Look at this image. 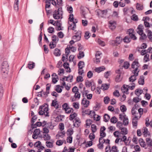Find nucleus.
I'll list each match as a JSON object with an SVG mask.
<instances>
[{"label": "nucleus", "instance_id": "31", "mask_svg": "<svg viewBox=\"0 0 152 152\" xmlns=\"http://www.w3.org/2000/svg\"><path fill=\"white\" fill-rule=\"evenodd\" d=\"M110 85L107 84H103L102 85L101 88L103 90H107L109 88Z\"/></svg>", "mask_w": 152, "mask_h": 152}, {"label": "nucleus", "instance_id": "12", "mask_svg": "<svg viewBox=\"0 0 152 152\" xmlns=\"http://www.w3.org/2000/svg\"><path fill=\"white\" fill-rule=\"evenodd\" d=\"M73 78V76L71 75H69L67 77L64 76V77L62 78L60 80L63 81H64V80H65V78H66V81H69L70 82H71L72 81Z\"/></svg>", "mask_w": 152, "mask_h": 152}, {"label": "nucleus", "instance_id": "63", "mask_svg": "<svg viewBox=\"0 0 152 152\" xmlns=\"http://www.w3.org/2000/svg\"><path fill=\"white\" fill-rule=\"evenodd\" d=\"M41 145V142L39 141L36 142L34 144V145L35 147L39 148Z\"/></svg>", "mask_w": 152, "mask_h": 152}, {"label": "nucleus", "instance_id": "10", "mask_svg": "<svg viewBox=\"0 0 152 152\" xmlns=\"http://www.w3.org/2000/svg\"><path fill=\"white\" fill-rule=\"evenodd\" d=\"M75 122L73 121V122L74 123V126L76 127H79L80 125L81 121L80 118L77 117V118H75V120H74Z\"/></svg>", "mask_w": 152, "mask_h": 152}, {"label": "nucleus", "instance_id": "3", "mask_svg": "<svg viewBox=\"0 0 152 152\" xmlns=\"http://www.w3.org/2000/svg\"><path fill=\"white\" fill-rule=\"evenodd\" d=\"M140 66V64L138 62V59H135L131 64L132 68L135 69L134 70H133L132 72H139L140 70L138 69V68Z\"/></svg>", "mask_w": 152, "mask_h": 152}, {"label": "nucleus", "instance_id": "48", "mask_svg": "<svg viewBox=\"0 0 152 152\" xmlns=\"http://www.w3.org/2000/svg\"><path fill=\"white\" fill-rule=\"evenodd\" d=\"M121 75H118L116 77L115 80L116 82H118L121 80Z\"/></svg>", "mask_w": 152, "mask_h": 152}, {"label": "nucleus", "instance_id": "26", "mask_svg": "<svg viewBox=\"0 0 152 152\" xmlns=\"http://www.w3.org/2000/svg\"><path fill=\"white\" fill-rule=\"evenodd\" d=\"M143 93V91L141 89H137L135 91V94L138 97Z\"/></svg>", "mask_w": 152, "mask_h": 152}, {"label": "nucleus", "instance_id": "1", "mask_svg": "<svg viewBox=\"0 0 152 152\" xmlns=\"http://www.w3.org/2000/svg\"><path fill=\"white\" fill-rule=\"evenodd\" d=\"M39 114L40 115L44 114L45 116H48V104L45 103L40 106L39 108Z\"/></svg>", "mask_w": 152, "mask_h": 152}, {"label": "nucleus", "instance_id": "62", "mask_svg": "<svg viewBox=\"0 0 152 152\" xmlns=\"http://www.w3.org/2000/svg\"><path fill=\"white\" fill-rule=\"evenodd\" d=\"M129 36L132 39L134 40H136L137 39V37L133 33L129 34Z\"/></svg>", "mask_w": 152, "mask_h": 152}, {"label": "nucleus", "instance_id": "38", "mask_svg": "<svg viewBox=\"0 0 152 152\" xmlns=\"http://www.w3.org/2000/svg\"><path fill=\"white\" fill-rule=\"evenodd\" d=\"M84 56V53L83 52L79 51L78 55L77 56V58L78 59H80L83 58Z\"/></svg>", "mask_w": 152, "mask_h": 152}, {"label": "nucleus", "instance_id": "11", "mask_svg": "<svg viewBox=\"0 0 152 152\" xmlns=\"http://www.w3.org/2000/svg\"><path fill=\"white\" fill-rule=\"evenodd\" d=\"M106 129V128L104 126H102L100 129V136L101 137H104L106 136V133L104 131Z\"/></svg>", "mask_w": 152, "mask_h": 152}, {"label": "nucleus", "instance_id": "27", "mask_svg": "<svg viewBox=\"0 0 152 152\" xmlns=\"http://www.w3.org/2000/svg\"><path fill=\"white\" fill-rule=\"evenodd\" d=\"M35 63L32 61H29L28 64V67L29 69H32L35 66Z\"/></svg>", "mask_w": 152, "mask_h": 152}, {"label": "nucleus", "instance_id": "25", "mask_svg": "<svg viewBox=\"0 0 152 152\" xmlns=\"http://www.w3.org/2000/svg\"><path fill=\"white\" fill-rule=\"evenodd\" d=\"M42 92V97H46L48 96V84H46V91H44L43 90L41 91Z\"/></svg>", "mask_w": 152, "mask_h": 152}, {"label": "nucleus", "instance_id": "28", "mask_svg": "<svg viewBox=\"0 0 152 152\" xmlns=\"http://www.w3.org/2000/svg\"><path fill=\"white\" fill-rule=\"evenodd\" d=\"M53 53L54 55L56 56H59L61 55L60 50L58 48H56L54 50Z\"/></svg>", "mask_w": 152, "mask_h": 152}, {"label": "nucleus", "instance_id": "47", "mask_svg": "<svg viewBox=\"0 0 152 152\" xmlns=\"http://www.w3.org/2000/svg\"><path fill=\"white\" fill-rule=\"evenodd\" d=\"M131 19L134 21H137L138 20V18L137 15L135 14L133 15L131 17Z\"/></svg>", "mask_w": 152, "mask_h": 152}, {"label": "nucleus", "instance_id": "44", "mask_svg": "<svg viewBox=\"0 0 152 152\" xmlns=\"http://www.w3.org/2000/svg\"><path fill=\"white\" fill-rule=\"evenodd\" d=\"M104 137H101L99 138V145H101L102 144L103 145V144L106 142L105 140L104 139L103 140V138Z\"/></svg>", "mask_w": 152, "mask_h": 152}, {"label": "nucleus", "instance_id": "60", "mask_svg": "<svg viewBox=\"0 0 152 152\" xmlns=\"http://www.w3.org/2000/svg\"><path fill=\"white\" fill-rule=\"evenodd\" d=\"M92 121L90 119H87L86 121V126H89L91 124Z\"/></svg>", "mask_w": 152, "mask_h": 152}, {"label": "nucleus", "instance_id": "5", "mask_svg": "<svg viewBox=\"0 0 152 152\" xmlns=\"http://www.w3.org/2000/svg\"><path fill=\"white\" fill-rule=\"evenodd\" d=\"M96 12L99 17L105 18V16L106 15L107 11L106 10H102L98 9L96 11Z\"/></svg>", "mask_w": 152, "mask_h": 152}, {"label": "nucleus", "instance_id": "57", "mask_svg": "<svg viewBox=\"0 0 152 152\" xmlns=\"http://www.w3.org/2000/svg\"><path fill=\"white\" fill-rule=\"evenodd\" d=\"M72 92H73L74 93H78V89L77 87L75 86L72 89Z\"/></svg>", "mask_w": 152, "mask_h": 152}, {"label": "nucleus", "instance_id": "56", "mask_svg": "<svg viewBox=\"0 0 152 152\" xmlns=\"http://www.w3.org/2000/svg\"><path fill=\"white\" fill-rule=\"evenodd\" d=\"M113 94L114 96L117 97H118L120 96V94L119 91L117 90H115L113 92Z\"/></svg>", "mask_w": 152, "mask_h": 152}, {"label": "nucleus", "instance_id": "15", "mask_svg": "<svg viewBox=\"0 0 152 152\" xmlns=\"http://www.w3.org/2000/svg\"><path fill=\"white\" fill-rule=\"evenodd\" d=\"M146 32L147 33V36L148 38L152 42V32L147 29H146Z\"/></svg>", "mask_w": 152, "mask_h": 152}, {"label": "nucleus", "instance_id": "4", "mask_svg": "<svg viewBox=\"0 0 152 152\" xmlns=\"http://www.w3.org/2000/svg\"><path fill=\"white\" fill-rule=\"evenodd\" d=\"M55 13L53 15V17L55 19H58L62 18L63 12L62 10V8H58L57 11H55Z\"/></svg>", "mask_w": 152, "mask_h": 152}, {"label": "nucleus", "instance_id": "29", "mask_svg": "<svg viewBox=\"0 0 152 152\" xmlns=\"http://www.w3.org/2000/svg\"><path fill=\"white\" fill-rule=\"evenodd\" d=\"M77 66L78 68L83 69L85 66L84 62L83 61H80L78 62Z\"/></svg>", "mask_w": 152, "mask_h": 152}, {"label": "nucleus", "instance_id": "61", "mask_svg": "<svg viewBox=\"0 0 152 152\" xmlns=\"http://www.w3.org/2000/svg\"><path fill=\"white\" fill-rule=\"evenodd\" d=\"M77 82H82L83 81V78L82 76H78L77 77Z\"/></svg>", "mask_w": 152, "mask_h": 152}, {"label": "nucleus", "instance_id": "22", "mask_svg": "<svg viewBox=\"0 0 152 152\" xmlns=\"http://www.w3.org/2000/svg\"><path fill=\"white\" fill-rule=\"evenodd\" d=\"M124 119L123 121V124L125 126H127L129 124L128 119L127 117H126V115H125L123 116Z\"/></svg>", "mask_w": 152, "mask_h": 152}, {"label": "nucleus", "instance_id": "53", "mask_svg": "<svg viewBox=\"0 0 152 152\" xmlns=\"http://www.w3.org/2000/svg\"><path fill=\"white\" fill-rule=\"evenodd\" d=\"M109 100L110 98L108 96H106L104 98V101L105 104H108Z\"/></svg>", "mask_w": 152, "mask_h": 152}, {"label": "nucleus", "instance_id": "32", "mask_svg": "<svg viewBox=\"0 0 152 152\" xmlns=\"http://www.w3.org/2000/svg\"><path fill=\"white\" fill-rule=\"evenodd\" d=\"M121 133L122 134H126L128 133L127 129L125 127H123L121 128Z\"/></svg>", "mask_w": 152, "mask_h": 152}, {"label": "nucleus", "instance_id": "39", "mask_svg": "<svg viewBox=\"0 0 152 152\" xmlns=\"http://www.w3.org/2000/svg\"><path fill=\"white\" fill-rule=\"evenodd\" d=\"M91 130L92 132H96L97 130L96 126L95 124H92L91 126Z\"/></svg>", "mask_w": 152, "mask_h": 152}, {"label": "nucleus", "instance_id": "24", "mask_svg": "<svg viewBox=\"0 0 152 152\" xmlns=\"http://www.w3.org/2000/svg\"><path fill=\"white\" fill-rule=\"evenodd\" d=\"M124 42L126 43H128L130 42L131 41V38L129 36H126L123 39Z\"/></svg>", "mask_w": 152, "mask_h": 152}, {"label": "nucleus", "instance_id": "30", "mask_svg": "<svg viewBox=\"0 0 152 152\" xmlns=\"http://www.w3.org/2000/svg\"><path fill=\"white\" fill-rule=\"evenodd\" d=\"M139 143L140 146L142 147L145 148V147L146 145L145 142L142 139H140L139 140Z\"/></svg>", "mask_w": 152, "mask_h": 152}, {"label": "nucleus", "instance_id": "9", "mask_svg": "<svg viewBox=\"0 0 152 152\" xmlns=\"http://www.w3.org/2000/svg\"><path fill=\"white\" fill-rule=\"evenodd\" d=\"M128 85H123V87L121 88V90L123 93H125L126 94H129L128 90Z\"/></svg>", "mask_w": 152, "mask_h": 152}, {"label": "nucleus", "instance_id": "40", "mask_svg": "<svg viewBox=\"0 0 152 152\" xmlns=\"http://www.w3.org/2000/svg\"><path fill=\"white\" fill-rule=\"evenodd\" d=\"M66 133L68 136H71L73 133V129H69L67 131Z\"/></svg>", "mask_w": 152, "mask_h": 152}, {"label": "nucleus", "instance_id": "54", "mask_svg": "<svg viewBox=\"0 0 152 152\" xmlns=\"http://www.w3.org/2000/svg\"><path fill=\"white\" fill-rule=\"evenodd\" d=\"M14 7L15 10L18 11V2H15L14 5Z\"/></svg>", "mask_w": 152, "mask_h": 152}, {"label": "nucleus", "instance_id": "55", "mask_svg": "<svg viewBox=\"0 0 152 152\" xmlns=\"http://www.w3.org/2000/svg\"><path fill=\"white\" fill-rule=\"evenodd\" d=\"M97 42L99 45L102 46H104L105 45V43L104 42L101 40L99 39H98Z\"/></svg>", "mask_w": 152, "mask_h": 152}, {"label": "nucleus", "instance_id": "42", "mask_svg": "<svg viewBox=\"0 0 152 152\" xmlns=\"http://www.w3.org/2000/svg\"><path fill=\"white\" fill-rule=\"evenodd\" d=\"M110 122L113 123H115L117 121V119L115 116L113 117L110 120Z\"/></svg>", "mask_w": 152, "mask_h": 152}, {"label": "nucleus", "instance_id": "14", "mask_svg": "<svg viewBox=\"0 0 152 152\" xmlns=\"http://www.w3.org/2000/svg\"><path fill=\"white\" fill-rule=\"evenodd\" d=\"M89 101L87 100L86 98H83L82 100V104L85 107H87L89 103Z\"/></svg>", "mask_w": 152, "mask_h": 152}, {"label": "nucleus", "instance_id": "7", "mask_svg": "<svg viewBox=\"0 0 152 152\" xmlns=\"http://www.w3.org/2000/svg\"><path fill=\"white\" fill-rule=\"evenodd\" d=\"M134 75H131L129 78V80L130 82H133L136 80V77L138 76L139 72H132Z\"/></svg>", "mask_w": 152, "mask_h": 152}, {"label": "nucleus", "instance_id": "49", "mask_svg": "<svg viewBox=\"0 0 152 152\" xmlns=\"http://www.w3.org/2000/svg\"><path fill=\"white\" fill-rule=\"evenodd\" d=\"M3 88L2 84L0 83V98L3 95Z\"/></svg>", "mask_w": 152, "mask_h": 152}, {"label": "nucleus", "instance_id": "51", "mask_svg": "<svg viewBox=\"0 0 152 152\" xmlns=\"http://www.w3.org/2000/svg\"><path fill=\"white\" fill-rule=\"evenodd\" d=\"M60 86L59 85H57L56 86V91L58 93H61L62 91V89L61 88H60Z\"/></svg>", "mask_w": 152, "mask_h": 152}, {"label": "nucleus", "instance_id": "18", "mask_svg": "<svg viewBox=\"0 0 152 152\" xmlns=\"http://www.w3.org/2000/svg\"><path fill=\"white\" fill-rule=\"evenodd\" d=\"M138 117L137 116H135L132 120V124L133 126L136 127L137 125Z\"/></svg>", "mask_w": 152, "mask_h": 152}, {"label": "nucleus", "instance_id": "58", "mask_svg": "<svg viewBox=\"0 0 152 152\" xmlns=\"http://www.w3.org/2000/svg\"><path fill=\"white\" fill-rule=\"evenodd\" d=\"M90 37V33L88 31H86L85 32L84 37L86 39H88Z\"/></svg>", "mask_w": 152, "mask_h": 152}, {"label": "nucleus", "instance_id": "35", "mask_svg": "<svg viewBox=\"0 0 152 152\" xmlns=\"http://www.w3.org/2000/svg\"><path fill=\"white\" fill-rule=\"evenodd\" d=\"M140 35V37L139 38L140 40H143L146 39L147 38V36L145 34L143 33V32L141 34H139Z\"/></svg>", "mask_w": 152, "mask_h": 152}, {"label": "nucleus", "instance_id": "45", "mask_svg": "<svg viewBox=\"0 0 152 152\" xmlns=\"http://www.w3.org/2000/svg\"><path fill=\"white\" fill-rule=\"evenodd\" d=\"M141 99L140 98L138 97H136L133 98V101L135 103H138L140 101Z\"/></svg>", "mask_w": 152, "mask_h": 152}, {"label": "nucleus", "instance_id": "23", "mask_svg": "<svg viewBox=\"0 0 152 152\" xmlns=\"http://www.w3.org/2000/svg\"><path fill=\"white\" fill-rule=\"evenodd\" d=\"M105 69V68L104 66H102L96 68V69H95V71L96 72H97L98 73H99L100 72L103 71H104V70Z\"/></svg>", "mask_w": 152, "mask_h": 152}, {"label": "nucleus", "instance_id": "59", "mask_svg": "<svg viewBox=\"0 0 152 152\" xmlns=\"http://www.w3.org/2000/svg\"><path fill=\"white\" fill-rule=\"evenodd\" d=\"M72 137L71 136L68 137L66 139V141L67 142L71 143H72Z\"/></svg>", "mask_w": 152, "mask_h": 152}, {"label": "nucleus", "instance_id": "16", "mask_svg": "<svg viewBox=\"0 0 152 152\" xmlns=\"http://www.w3.org/2000/svg\"><path fill=\"white\" fill-rule=\"evenodd\" d=\"M120 141L124 142L126 144V145H129L130 141L129 142H128L129 141V140H127L126 137L125 135H124L122 137V138H120Z\"/></svg>", "mask_w": 152, "mask_h": 152}, {"label": "nucleus", "instance_id": "41", "mask_svg": "<svg viewBox=\"0 0 152 152\" xmlns=\"http://www.w3.org/2000/svg\"><path fill=\"white\" fill-rule=\"evenodd\" d=\"M149 55L148 54H146L144 56L143 60L144 62H146L149 61Z\"/></svg>", "mask_w": 152, "mask_h": 152}, {"label": "nucleus", "instance_id": "20", "mask_svg": "<svg viewBox=\"0 0 152 152\" xmlns=\"http://www.w3.org/2000/svg\"><path fill=\"white\" fill-rule=\"evenodd\" d=\"M142 130L143 131L142 132V134L145 137H147L148 135H149V133L147 128L144 127Z\"/></svg>", "mask_w": 152, "mask_h": 152}, {"label": "nucleus", "instance_id": "43", "mask_svg": "<svg viewBox=\"0 0 152 152\" xmlns=\"http://www.w3.org/2000/svg\"><path fill=\"white\" fill-rule=\"evenodd\" d=\"M64 136V134H62L61 132H58L56 135V139H58L60 137H63Z\"/></svg>", "mask_w": 152, "mask_h": 152}, {"label": "nucleus", "instance_id": "50", "mask_svg": "<svg viewBox=\"0 0 152 152\" xmlns=\"http://www.w3.org/2000/svg\"><path fill=\"white\" fill-rule=\"evenodd\" d=\"M73 106L76 109H78L79 107V104L77 102H74L73 103Z\"/></svg>", "mask_w": 152, "mask_h": 152}, {"label": "nucleus", "instance_id": "13", "mask_svg": "<svg viewBox=\"0 0 152 152\" xmlns=\"http://www.w3.org/2000/svg\"><path fill=\"white\" fill-rule=\"evenodd\" d=\"M143 26L142 25H140L138 26V27L136 29L137 32L139 34H142L143 32Z\"/></svg>", "mask_w": 152, "mask_h": 152}, {"label": "nucleus", "instance_id": "46", "mask_svg": "<svg viewBox=\"0 0 152 152\" xmlns=\"http://www.w3.org/2000/svg\"><path fill=\"white\" fill-rule=\"evenodd\" d=\"M65 111L66 113L68 114L71 113L72 112H73V110L72 108H70L68 107L65 110Z\"/></svg>", "mask_w": 152, "mask_h": 152}, {"label": "nucleus", "instance_id": "8", "mask_svg": "<svg viewBox=\"0 0 152 152\" xmlns=\"http://www.w3.org/2000/svg\"><path fill=\"white\" fill-rule=\"evenodd\" d=\"M109 27L110 29L113 30L116 27V22L114 20H110L109 22Z\"/></svg>", "mask_w": 152, "mask_h": 152}, {"label": "nucleus", "instance_id": "36", "mask_svg": "<svg viewBox=\"0 0 152 152\" xmlns=\"http://www.w3.org/2000/svg\"><path fill=\"white\" fill-rule=\"evenodd\" d=\"M130 66L129 63L128 61H125L124 63V64L122 66L125 69H128Z\"/></svg>", "mask_w": 152, "mask_h": 152}, {"label": "nucleus", "instance_id": "2", "mask_svg": "<svg viewBox=\"0 0 152 152\" xmlns=\"http://www.w3.org/2000/svg\"><path fill=\"white\" fill-rule=\"evenodd\" d=\"M9 65L7 62L6 61H4L1 66V73L7 74L8 70Z\"/></svg>", "mask_w": 152, "mask_h": 152}, {"label": "nucleus", "instance_id": "52", "mask_svg": "<svg viewBox=\"0 0 152 152\" xmlns=\"http://www.w3.org/2000/svg\"><path fill=\"white\" fill-rule=\"evenodd\" d=\"M120 109L122 112H124L126 111V108L125 105H123L120 107Z\"/></svg>", "mask_w": 152, "mask_h": 152}, {"label": "nucleus", "instance_id": "17", "mask_svg": "<svg viewBox=\"0 0 152 152\" xmlns=\"http://www.w3.org/2000/svg\"><path fill=\"white\" fill-rule=\"evenodd\" d=\"M77 114L76 113L72 112L69 115V120L71 121L73 120L74 119L75 120V118H77Z\"/></svg>", "mask_w": 152, "mask_h": 152}, {"label": "nucleus", "instance_id": "19", "mask_svg": "<svg viewBox=\"0 0 152 152\" xmlns=\"http://www.w3.org/2000/svg\"><path fill=\"white\" fill-rule=\"evenodd\" d=\"M145 77L143 75L141 76L138 80V83L140 85H143L144 84Z\"/></svg>", "mask_w": 152, "mask_h": 152}, {"label": "nucleus", "instance_id": "64", "mask_svg": "<svg viewBox=\"0 0 152 152\" xmlns=\"http://www.w3.org/2000/svg\"><path fill=\"white\" fill-rule=\"evenodd\" d=\"M85 85L86 87H89L92 85V82H90L88 81H87L85 82Z\"/></svg>", "mask_w": 152, "mask_h": 152}, {"label": "nucleus", "instance_id": "6", "mask_svg": "<svg viewBox=\"0 0 152 152\" xmlns=\"http://www.w3.org/2000/svg\"><path fill=\"white\" fill-rule=\"evenodd\" d=\"M43 137L45 138L46 142V145L48 146V128L44 127L43 128Z\"/></svg>", "mask_w": 152, "mask_h": 152}, {"label": "nucleus", "instance_id": "21", "mask_svg": "<svg viewBox=\"0 0 152 152\" xmlns=\"http://www.w3.org/2000/svg\"><path fill=\"white\" fill-rule=\"evenodd\" d=\"M117 45L120 44L123 40L122 38L120 36L117 37L115 39Z\"/></svg>", "mask_w": 152, "mask_h": 152}, {"label": "nucleus", "instance_id": "33", "mask_svg": "<svg viewBox=\"0 0 152 152\" xmlns=\"http://www.w3.org/2000/svg\"><path fill=\"white\" fill-rule=\"evenodd\" d=\"M50 4H51L54 6H56V1L54 0H48V8H49L50 5Z\"/></svg>", "mask_w": 152, "mask_h": 152}, {"label": "nucleus", "instance_id": "37", "mask_svg": "<svg viewBox=\"0 0 152 152\" xmlns=\"http://www.w3.org/2000/svg\"><path fill=\"white\" fill-rule=\"evenodd\" d=\"M79 37L80 36H79L74 35L72 37V39L75 40V42H77L80 40L81 38Z\"/></svg>", "mask_w": 152, "mask_h": 152}, {"label": "nucleus", "instance_id": "34", "mask_svg": "<svg viewBox=\"0 0 152 152\" xmlns=\"http://www.w3.org/2000/svg\"><path fill=\"white\" fill-rule=\"evenodd\" d=\"M110 117L109 115L107 114H105L104 115V122H107L109 120Z\"/></svg>", "mask_w": 152, "mask_h": 152}]
</instances>
